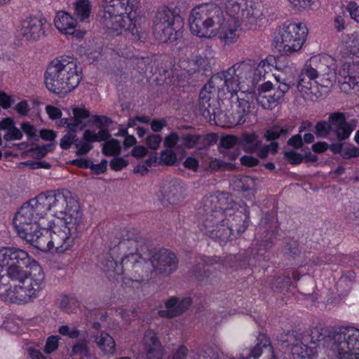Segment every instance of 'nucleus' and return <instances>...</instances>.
I'll use <instances>...</instances> for the list:
<instances>
[{"mask_svg": "<svg viewBox=\"0 0 359 359\" xmlns=\"http://www.w3.org/2000/svg\"><path fill=\"white\" fill-rule=\"evenodd\" d=\"M0 263L6 266V272L15 291L11 294L14 303H27L36 298L45 286V276L39 265L29 271L25 269L29 264L27 252L16 248H0Z\"/></svg>", "mask_w": 359, "mask_h": 359, "instance_id": "1", "label": "nucleus"}, {"mask_svg": "<svg viewBox=\"0 0 359 359\" xmlns=\"http://www.w3.org/2000/svg\"><path fill=\"white\" fill-rule=\"evenodd\" d=\"M235 22H225L220 6L215 4H205L192 9L189 25L191 32L201 38H212L218 34L224 46L235 43L241 35V29Z\"/></svg>", "mask_w": 359, "mask_h": 359, "instance_id": "2", "label": "nucleus"}, {"mask_svg": "<svg viewBox=\"0 0 359 359\" xmlns=\"http://www.w3.org/2000/svg\"><path fill=\"white\" fill-rule=\"evenodd\" d=\"M31 218H43L48 212L60 219V222L83 221L79 203L68 191H57L39 194L18 210Z\"/></svg>", "mask_w": 359, "mask_h": 359, "instance_id": "3", "label": "nucleus"}, {"mask_svg": "<svg viewBox=\"0 0 359 359\" xmlns=\"http://www.w3.org/2000/svg\"><path fill=\"white\" fill-rule=\"evenodd\" d=\"M269 67L265 61H261L255 68L250 61H242L234 64L228 69L217 73L211 77V83L217 85V90L221 86L226 88L231 93V102L233 97L240 92L241 95H245L247 92L252 91L258 81L264 74V67Z\"/></svg>", "mask_w": 359, "mask_h": 359, "instance_id": "4", "label": "nucleus"}, {"mask_svg": "<svg viewBox=\"0 0 359 359\" xmlns=\"http://www.w3.org/2000/svg\"><path fill=\"white\" fill-rule=\"evenodd\" d=\"M81 80V72L74 58L60 57L47 67L44 81L47 89L56 95H64L75 89Z\"/></svg>", "mask_w": 359, "mask_h": 359, "instance_id": "5", "label": "nucleus"}, {"mask_svg": "<svg viewBox=\"0 0 359 359\" xmlns=\"http://www.w3.org/2000/svg\"><path fill=\"white\" fill-rule=\"evenodd\" d=\"M39 219L34 217L31 218L27 214L18 210L13 218V225L20 238L36 248L48 252L51 250V230L41 229L38 224Z\"/></svg>", "mask_w": 359, "mask_h": 359, "instance_id": "6", "label": "nucleus"}, {"mask_svg": "<svg viewBox=\"0 0 359 359\" xmlns=\"http://www.w3.org/2000/svg\"><path fill=\"white\" fill-rule=\"evenodd\" d=\"M104 11L102 16L104 26L116 35L126 31L130 14L133 11L136 0H103Z\"/></svg>", "mask_w": 359, "mask_h": 359, "instance_id": "7", "label": "nucleus"}, {"mask_svg": "<svg viewBox=\"0 0 359 359\" xmlns=\"http://www.w3.org/2000/svg\"><path fill=\"white\" fill-rule=\"evenodd\" d=\"M357 121H347L345 114L334 111L329 114L327 121H320L315 126V133L318 137L326 138L332 133L338 141L347 140L356 128Z\"/></svg>", "mask_w": 359, "mask_h": 359, "instance_id": "8", "label": "nucleus"}, {"mask_svg": "<svg viewBox=\"0 0 359 359\" xmlns=\"http://www.w3.org/2000/svg\"><path fill=\"white\" fill-rule=\"evenodd\" d=\"M153 24L154 34L161 43L176 41L184 25L177 20L168 6L163 7L156 13Z\"/></svg>", "mask_w": 359, "mask_h": 359, "instance_id": "9", "label": "nucleus"}, {"mask_svg": "<svg viewBox=\"0 0 359 359\" xmlns=\"http://www.w3.org/2000/svg\"><path fill=\"white\" fill-rule=\"evenodd\" d=\"M307 27L302 23L285 24L276 37V48L285 55L299 51L306 41Z\"/></svg>", "mask_w": 359, "mask_h": 359, "instance_id": "10", "label": "nucleus"}, {"mask_svg": "<svg viewBox=\"0 0 359 359\" xmlns=\"http://www.w3.org/2000/svg\"><path fill=\"white\" fill-rule=\"evenodd\" d=\"M142 264L139 267L145 269L146 272H152L154 271L165 274L170 275L177 268L178 260L176 255L167 249H151L149 250L145 256L143 255Z\"/></svg>", "mask_w": 359, "mask_h": 359, "instance_id": "11", "label": "nucleus"}, {"mask_svg": "<svg viewBox=\"0 0 359 359\" xmlns=\"http://www.w3.org/2000/svg\"><path fill=\"white\" fill-rule=\"evenodd\" d=\"M83 222L77 220L69 222V221L59 222L57 224L54 225L51 230V250H54L57 253L67 250L81 231Z\"/></svg>", "mask_w": 359, "mask_h": 359, "instance_id": "12", "label": "nucleus"}, {"mask_svg": "<svg viewBox=\"0 0 359 359\" xmlns=\"http://www.w3.org/2000/svg\"><path fill=\"white\" fill-rule=\"evenodd\" d=\"M337 334V330L331 331L321 327H313L303 332L292 330V336L303 340L306 344H316L318 348H322L329 355H334L337 346V340H334V338Z\"/></svg>", "mask_w": 359, "mask_h": 359, "instance_id": "13", "label": "nucleus"}, {"mask_svg": "<svg viewBox=\"0 0 359 359\" xmlns=\"http://www.w3.org/2000/svg\"><path fill=\"white\" fill-rule=\"evenodd\" d=\"M334 340H337L334 355L339 359H358L359 357V330L341 328Z\"/></svg>", "mask_w": 359, "mask_h": 359, "instance_id": "14", "label": "nucleus"}, {"mask_svg": "<svg viewBox=\"0 0 359 359\" xmlns=\"http://www.w3.org/2000/svg\"><path fill=\"white\" fill-rule=\"evenodd\" d=\"M275 77L279 83L278 86H273L269 81L263 83L259 88V93L256 97L258 104L266 109H272L275 107L290 88V82H286V79H282L280 75Z\"/></svg>", "mask_w": 359, "mask_h": 359, "instance_id": "15", "label": "nucleus"}, {"mask_svg": "<svg viewBox=\"0 0 359 359\" xmlns=\"http://www.w3.org/2000/svg\"><path fill=\"white\" fill-rule=\"evenodd\" d=\"M222 211L215 210L207 213V217L199 224L198 226L203 233L213 239L226 242L233 238V232L231 227L222 221L218 223L222 216Z\"/></svg>", "mask_w": 359, "mask_h": 359, "instance_id": "16", "label": "nucleus"}, {"mask_svg": "<svg viewBox=\"0 0 359 359\" xmlns=\"http://www.w3.org/2000/svg\"><path fill=\"white\" fill-rule=\"evenodd\" d=\"M346 54L343 53L344 60L338 76L340 88L345 93L359 86V57L355 55L345 56Z\"/></svg>", "mask_w": 359, "mask_h": 359, "instance_id": "17", "label": "nucleus"}, {"mask_svg": "<svg viewBox=\"0 0 359 359\" xmlns=\"http://www.w3.org/2000/svg\"><path fill=\"white\" fill-rule=\"evenodd\" d=\"M226 4H227L226 14L232 18L235 22L242 23L249 28H252L257 23L262 14L260 9L252 3L245 4L243 8L238 1H226Z\"/></svg>", "mask_w": 359, "mask_h": 359, "instance_id": "18", "label": "nucleus"}, {"mask_svg": "<svg viewBox=\"0 0 359 359\" xmlns=\"http://www.w3.org/2000/svg\"><path fill=\"white\" fill-rule=\"evenodd\" d=\"M101 268L109 279H117L126 270L134 268L139 272V267L142 264L141 261H137V255L131 253L126 255L118 264L114 258L109 255L106 256L100 262Z\"/></svg>", "mask_w": 359, "mask_h": 359, "instance_id": "19", "label": "nucleus"}, {"mask_svg": "<svg viewBox=\"0 0 359 359\" xmlns=\"http://www.w3.org/2000/svg\"><path fill=\"white\" fill-rule=\"evenodd\" d=\"M325 76L326 74L321 68H314L311 65L306 64L299 75L297 88L303 94H313L312 89L317 83L325 86L330 83V79Z\"/></svg>", "mask_w": 359, "mask_h": 359, "instance_id": "20", "label": "nucleus"}, {"mask_svg": "<svg viewBox=\"0 0 359 359\" xmlns=\"http://www.w3.org/2000/svg\"><path fill=\"white\" fill-rule=\"evenodd\" d=\"M46 20L41 15H31L20 21V34L27 41H36L45 36Z\"/></svg>", "mask_w": 359, "mask_h": 359, "instance_id": "21", "label": "nucleus"}, {"mask_svg": "<svg viewBox=\"0 0 359 359\" xmlns=\"http://www.w3.org/2000/svg\"><path fill=\"white\" fill-rule=\"evenodd\" d=\"M241 359H276L271 341L264 334H259L257 344L243 353Z\"/></svg>", "mask_w": 359, "mask_h": 359, "instance_id": "22", "label": "nucleus"}, {"mask_svg": "<svg viewBox=\"0 0 359 359\" xmlns=\"http://www.w3.org/2000/svg\"><path fill=\"white\" fill-rule=\"evenodd\" d=\"M161 200L164 205H176L184 198L183 187L177 179L165 182L161 188Z\"/></svg>", "mask_w": 359, "mask_h": 359, "instance_id": "23", "label": "nucleus"}, {"mask_svg": "<svg viewBox=\"0 0 359 359\" xmlns=\"http://www.w3.org/2000/svg\"><path fill=\"white\" fill-rule=\"evenodd\" d=\"M230 210H226V215L229 216L226 219V224L231 227L233 232V238H238L248 228L249 224L250 211L248 208H243L242 210H237L232 214Z\"/></svg>", "mask_w": 359, "mask_h": 359, "instance_id": "24", "label": "nucleus"}, {"mask_svg": "<svg viewBox=\"0 0 359 359\" xmlns=\"http://www.w3.org/2000/svg\"><path fill=\"white\" fill-rule=\"evenodd\" d=\"M192 300L190 297L180 299L177 297H172L168 299L165 306V310H161L158 314L161 318H172L182 315L191 306Z\"/></svg>", "mask_w": 359, "mask_h": 359, "instance_id": "25", "label": "nucleus"}, {"mask_svg": "<svg viewBox=\"0 0 359 359\" xmlns=\"http://www.w3.org/2000/svg\"><path fill=\"white\" fill-rule=\"evenodd\" d=\"M143 345L146 351L147 359H162L163 347L156 333L152 330H147L143 338Z\"/></svg>", "mask_w": 359, "mask_h": 359, "instance_id": "26", "label": "nucleus"}, {"mask_svg": "<svg viewBox=\"0 0 359 359\" xmlns=\"http://www.w3.org/2000/svg\"><path fill=\"white\" fill-rule=\"evenodd\" d=\"M217 85L211 83V79L204 86L199 94V107L203 111V115L205 116V113L208 115L215 113L213 102H215V93Z\"/></svg>", "mask_w": 359, "mask_h": 359, "instance_id": "27", "label": "nucleus"}, {"mask_svg": "<svg viewBox=\"0 0 359 359\" xmlns=\"http://www.w3.org/2000/svg\"><path fill=\"white\" fill-rule=\"evenodd\" d=\"M245 97V95H241L240 93L238 95H236V102L233 106L235 112L232 114L233 120L231 121V124L238 125L245 122V116L249 114L251 108L250 101L246 100Z\"/></svg>", "mask_w": 359, "mask_h": 359, "instance_id": "28", "label": "nucleus"}, {"mask_svg": "<svg viewBox=\"0 0 359 359\" xmlns=\"http://www.w3.org/2000/svg\"><path fill=\"white\" fill-rule=\"evenodd\" d=\"M292 335V331L288 334L287 341H291L292 339L297 342L291 347V353L293 359H313L316 353L311 348L308 347V344L303 340L295 338Z\"/></svg>", "mask_w": 359, "mask_h": 359, "instance_id": "29", "label": "nucleus"}, {"mask_svg": "<svg viewBox=\"0 0 359 359\" xmlns=\"http://www.w3.org/2000/svg\"><path fill=\"white\" fill-rule=\"evenodd\" d=\"M55 27L61 32L72 34V30L76 26V20L71 16L68 13L60 11L57 13L54 19Z\"/></svg>", "mask_w": 359, "mask_h": 359, "instance_id": "30", "label": "nucleus"}, {"mask_svg": "<svg viewBox=\"0 0 359 359\" xmlns=\"http://www.w3.org/2000/svg\"><path fill=\"white\" fill-rule=\"evenodd\" d=\"M261 144L262 142L255 133H243L238 137V145L247 153L255 152L261 147Z\"/></svg>", "mask_w": 359, "mask_h": 359, "instance_id": "31", "label": "nucleus"}, {"mask_svg": "<svg viewBox=\"0 0 359 359\" xmlns=\"http://www.w3.org/2000/svg\"><path fill=\"white\" fill-rule=\"evenodd\" d=\"M95 342L104 355H113L116 351L114 339L108 333L102 332L94 336Z\"/></svg>", "mask_w": 359, "mask_h": 359, "instance_id": "32", "label": "nucleus"}, {"mask_svg": "<svg viewBox=\"0 0 359 359\" xmlns=\"http://www.w3.org/2000/svg\"><path fill=\"white\" fill-rule=\"evenodd\" d=\"M15 291L13 288V284L10 280L3 265L0 263V297L5 298L14 303L11 299V294Z\"/></svg>", "mask_w": 359, "mask_h": 359, "instance_id": "33", "label": "nucleus"}, {"mask_svg": "<svg viewBox=\"0 0 359 359\" xmlns=\"http://www.w3.org/2000/svg\"><path fill=\"white\" fill-rule=\"evenodd\" d=\"M121 248H127L131 253L137 255V261H142L143 255L147 254L149 252L148 246L146 244L145 240L142 238L133 240L128 241V246H121Z\"/></svg>", "mask_w": 359, "mask_h": 359, "instance_id": "34", "label": "nucleus"}, {"mask_svg": "<svg viewBox=\"0 0 359 359\" xmlns=\"http://www.w3.org/2000/svg\"><path fill=\"white\" fill-rule=\"evenodd\" d=\"M192 273L198 281L204 284L210 283L214 276L212 271L205 269L203 262L197 263L193 267Z\"/></svg>", "mask_w": 359, "mask_h": 359, "instance_id": "35", "label": "nucleus"}, {"mask_svg": "<svg viewBox=\"0 0 359 359\" xmlns=\"http://www.w3.org/2000/svg\"><path fill=\"white\" fill-rule=\"evenodd\" d=\"M72 114L73 116L71 118L73 124L75 125V130H83L86 127L83 120L90 117V112L85 107H74Z\"/></svg>", "mask_w": 359, "mask_h": 359, "instance_id": "36", "label": "nucleus"}, {"mask_svg": "<svg viewBox=\"0 0 359 359\" xmlns=\"http://www.w3.org/2000/svg\"><path fill=\"white\" fill-rule=\"evenodd\" d=\"M255 180L248 176H239L233 179L231 186L234 191L246 192L255 187Z\"/></svg>", "mask_w": 359, "mask_h": 359, "instance_id": "37", "label": "nucleus"}, {"mask_svg": "<svg viewBox=\"0 0 359 359\" xmlns=\"http://www.w3.org/2000/svg\"><path fill=\"white\" fill-rule=\"evenodd\" d=\"M292 128L289 126H274L267 130L264 133V137L267 141H273L278 138H286L292 131Z\"/></svg>", "mask_w": 359, "mask_h": 359, "instance_id": "38", "label": "nucleus"}, {"mask_svg": "<svg viewBox=\"0 0 359 359\" xmlns=\"http://www.w3.org/2000/svg\"><path fill=\"white\" fill-rule=\"evenodd\" d=\"M168 6L173 14H175L177 20H178L180 23H184L183 18L190 8L189 4L185 0H178Z\"/></svg>", "mask_w": 359, "mask_h": 359, "instance_id": "39", "label": "nucleus"}, {"mask_svg": "<svg viewBox=\"0 0 359 359\" xmlns=\"http://www.w3.org/2000/svg\"><path fill=\"white\" fill-rule=\"evenodd\" d=\"M75 15L80 21L84 22L90 14V4L88 0H78L75 3Z\"/></svg>", "mask_w": 359, "mask_h": 359, "instance_id": "40", "label": "nucleus"}, {"mask_svg": "<svg viewBox=\"0 0 359 359\" xmlns=\"http://www.w3.org/2000/svg\"><path fill=\"white\" fill-rule=\"evenodd\" d=\"M102 153L106 156L120 154L121 145L119 141L116 139H111L104 143Z\"/></svg>", "mask_w": 359, "mask_h": 359, "instance_id": "41", "label": "nucleus"}, {"mask_svg": "<svg viewBox=\"0 0 359 359\" xmlns=\"http://www.w3.org/2000/svg\"><path fill=\"white\" fill-rule=\"evenodd\" d=\"M72 352L73 355H78L82 359L88 358L90 356L86 341H76L72 346Z\"/></svg>", "mask_w": 359, "mask_h": 359, "instance_id": "42", "label": "nucleus"}, {"mask_svg": "<svg viewBox=\"0 0 359 359\" xmlns=\"http://www.w3.org/2000/svg\"><path fill=\"white\" fill-rule=\"evenodd\" d=\"M284 255L287 258H295L300 254L299 243L296 241L290 240L285 243L283 247Z\"/></svg>", "mask_w": 359, "mask_h": 359, "instance_id": "43", "label": "nucleus"}, {"mask_svg": "<svg viewBox=\"0 0 359 359\" xmlns=\"http://www.w3.org/2000/svg\"><path fill=\"white\" fill-rule=\"evenodd\" d=\"M202 139L201 135L196 134H183L180 137L182 145L188 149L194 148Z\"/></svg>", "mask_w": 359, "mask_h": 359, "instance_id": "44", "label": "nucleus"}, {"mask_svg": "<svg viewBox=\"0 0 359 359\" xmlns=\"http://www.w3.org/2000/svg\"><path fill=\"white\" fill-rule=\"evenodd\" d=\"M77 130H69L60 140V145L63 149H69L71 146L78 142Z\"/></svg>", "mask_w": 359, "mask_h": 359, "instance_id": "45", "label": "nucleus"}, {"mask_svg": "<svg viewBox=\"0 0 359 359\" xmlns=\"http://www.w3.org/2000/svg\"><path fill=\"white\" fill-rule=\"evenodd\" d=\"M238 144V137L231 135H226L220 139L219 151L220 149L227 150Z\"/></svg>", "mask_w": 359, "mask_h": 359, "instance_id": "46", "label": "nucleus"}, {"mask_svg": "<svg viewBox=\"0 0 359 359\" xmlns=\"http://www.w3.org/2000/svg\"><path fill=\"white\" fill-rule=\"evenodd\" d=\"M176 154L170 149H165L161 153V161L166 165H172L177 161Z\"/></svg>", "mask_w": 359, "mask_h": 359, "instance_id": "47", "label": "nucleus"}, {"mask_svg": "<svg viewBox=\"0 0 359 359\" xmlns=\"http://www.w3.org/2000/svg\"><path fill=\"white\" fill-rule=\"evenodd\" d=\"M122 236L123 239L120 242V246H128V241L142 238L137 231L133 229L126 230Z\"/></svg>", "mask_w": 359, "mask_h": 359, "instance_id": "48", "label": "nucleus"}, {"mask_svg": "<svg viewBox=\"0 0 359 359\" xmlns=\"http://www.w3.org/2000/svg\"><path fill=\"white\" fill-rule=\"evenodd\" d=\"M54 145L52 144H48L42 147H37L32 150L33 155L37 159H41L44 157L48 151H53Z\"/></svg>", "mask_w": 359, "mask_h": 359, "instance_id": "49", "label": "nucleus"}, {"mask_svg": "<svg viewBox=\"0 0 359 359\" xmlns=\"http://www.w3.org/2000/svg\"><path fill=\"white\" fill-rule=\"evenodd\" d=\"M284 158L291 164L297 165L302 162L303 156L293 150L284 152Z\"/></svg>", "mask_w": 359, "mask_h": 359, "instance_id": "50", "label": "nucleus"}, {"mask_svg": "<svg viewBox=\"0 0 359 359\" xmlns=\"http://www.w3.org/2000/svg\"><path fill=\"white\" fill-rule=\"evenodd\" d=\"M60 337L58 336L49 337L46 342L44 351L47 353H51L58 348V341Z\"/></svg>", "mask_w": 359, "mask_h": 359, "instance_id": "51", "label": "nucleus"}, {"mask_svg": "<svg viewBox=\"0 0 359 359\" xmlns=\"http://www.w3.org/2000/svg\"><path fill=\"white\" fill-rule=\"evenodd\" d=\"M346 10L348 12L351 19L359 23V6L355 1L348 3Z\"/></svg>", "mask_w": 359, "mask_h": 359, "instance_id": "52", "label": "nucleus"}, {"mask_svg": "<svg viewBox=\"0 0 359 359\" xmlns=\"http://www.w3.org/2000/svg\"><path fill=\"white\" fill-rule=\"evenodd\" d=\"M58 332L60 334L68 336L72 339H76L80 335V331L78 329L75 327L70 329L68 325H62L59 327Z\"/></svg>", "mask_w": 359, "mask_h": 359, "instance_id": "53", "label": "nucleus"}, {"mask_svg": "<svg viewBox=\"0 0 359 359\" xmlns=\"http://www.w3.org/2000/svg\"><path fill=\"white\" fill-rule=\"evenodd\" d=\"M317 0H289L292 7L298 11L310 8Z\"/></svg>", "mask_w": 359, "mask_h": 359, "instance_id": "54", "label": "nucleus"}, {"mask_svg": "<svg viewBox=\"0 0 359 359\" xmlns=\"http://www.w3.org/2000/svg\"><path fill=\"white\" fill-rule=\"evenodd\" d=\"M75 147L77 148L76 151L77 156H85L93 149V146L90 144L82 141L76 142Z\"/></svg>", "mask_w": 359, "mask_h": 359, "instance_id": "55", "label": "nucleus"}, {"mask_svg": "<svg viewBox=\"0 0 359 359\" xmlns=\"http://www.w3.org/2000/svg\"><path fill=\"white\" fill-rule=\"evenodd\" d=\"M22 137V133L20 130L13 125L12 128L8 130L6 134L4 136V138L8 140H21Z\"/></svg>", "mask_w": 359, "mask_h": 359, "instance_id": "56", "label": "nucleus"}, {"mask_svg": "<svg viewBox=\"0 0 359 359\" xmlns=\"http://www.w3.org/2000/svg\"><path fill=\"white\" fill-rule=\"evenodd\" d=\"M128 163L124 158H114L109 162L110 168L114 171H119L128 165Z\"/></svg>", "mask_w": 359, "mask_h": 359, "instance_id": "57", "label": "nucleus"}, {"mask_svg": "<svg viewBox=\"0 0 359 359\" xmlns=\"http://www.w3.org/2000/svg\"><path fill=\"white\" fill-rule=\"evenodd\" d=\"M201 351L204 359H220L219 353L209 345L204 346Z\"/></svg>", "mask_w": 359, "mask_h": 359, "instance_id": "58", "label": "nucleus"}, {"mask_svg": "<svg viewBox=\"0 0 359 359\" xmlns=\"http://www.w3.org/2000/svg\"><path fill=\"white\" fill-rule=\"evenodd\" d=\"M161 141L162 138L161 135H150L147 137L146 143L150 149H156L158 148Z\"/></svg>", "mask_w": 359, "mask_h": 359, "instance_id": "59", "label": "nucleus"}, {"mask_svg": "<svg viewBox=\"0 0 359 359\" xmlns=\"http://www.w3.org/2000/svg\"><path fill=\"white\" fill-rule=\"evenodd\" d=\"M180 140V137L177 133L172 132L165 137L163 144L165 147L172 148L175 147Z\"/></svg>", "mask_w": 359, "mask_h": 359, "instance_id": "60", "label": "nucleus"}, {"mask_svg": "<svg viewBox=\"0 0 359 359\" xmlns=\"http://www.w3.org/2000/svg\"><path fill=\"white\" fill-rule=\"evenodd\" d=\"M93 118L94 122L98 124V128L100 129H104V128L107 127L109 124L112 123V120L105 116L94 115Z\"/></svg>", "mask_w": 359, "mask_h": 359, "instance_id": "61", "label": "nucleus"}, {"mask_svg": "<svg viewBox=\"0 0 359 359\" xmlns=\"http://www.w3.org/2000/svg\"><path fill=\"white\" fill-rule=\"evenodd\" d=\"M15 100L12 96L8 95L4 92H0V106L5 109H7L14 104Z\"/></svg>", "mask_w": 359, "mask_h": 359, "instance_id": "62", "label": "nucleus"}, {"mask_svg": "<svg viewBox=\"0 0 359 359\" xmlns=\"http://www.w3.org/2000/svg\"><path fill=\"white\" fill-rule=\"evenodd\" d=\"M359 156V149L352 146L343 149L341 156L344 159H350L351 158H356Z\"/></svg>", "mask_w": 359, "mask_h": 359, "instance_id": "63", "label": "nucleus"}, {"mask_svg": "<svg viewBox=\"0 0 359 359\" xmlns=\"http://www.w3.org/2000/svg\"><path fill=\"white\" fill-rule=\"evenodd\" d=\"M21 129L26 133L29 139L36 137V129L29 123L23 122L21 124Z\"/></svg>", "mask_w": 359, "mask_h": 359, "instance_id": "64", "label": "nucleus"}]
</instances>
